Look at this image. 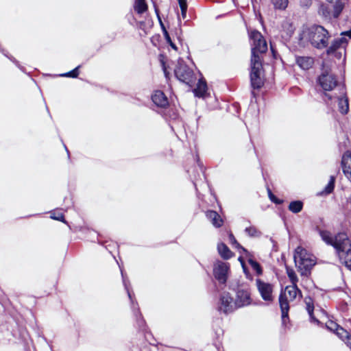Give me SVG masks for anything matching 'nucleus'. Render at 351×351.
<instances>
[{
  "label": "nucleus",
  "instance_id": "1",
  "mask_svg": "<svg viewBox=\"0 0 351 351\" xmlns=\"http://www.w3.org/2000/svg\"><path fill=\"white\" fill-rule=\"evenodd\" d=\"M319 233L326 244L335 248L341 263L351 270V243L348 235L340 232L333 237L330 232L322 230Z\"/></svg>",
  "mask_w": 351,
  "mask_h": 351
},
{
  "label": "nucleus",
  "instance_id": "2",
  "mask_svg": "<svg viewBox=\"0 0 351 351\" xmlns=\"http://www.w3.org/2000/svg\"><path fill=\"white\" fill-rule=\"evenodd\" d=\"M329 32L321 25H314L303 28L300 35V40L304 45L309 43L313 47L322 49L328 45Z\"/></svg>",
  "mask_w": 351,
  "mask_h": 351
},
{
  "label": "nucleus",
  "instance_id": "3",
  "mask_svg": "<svg viewBox=\"0 0 351 351\" xmlns=\"http://www.w3.org/2000/svg\"><path fill=\"white\" fill-rule=\"evenodd\" d=\"M293 258L298 270L302 276H307L315 265V257L302 247H298L295 249Z\"/></svg>",
  "mask_w": 351,
  "mask_h": 351
},
{
  "label": "nucleus",
  "instance_id": "4",
  "mask_svg": "<svg viewBox=\"0 0 351 351\" xmlns=\"http://www.w3.org/2000/svg\"><path fill=\"white\" fill-rule=\"evenodd\" d=\"M298 297L301 298L302 293L297 285L287 286L284 290H282L279 295V304L283 315H286L287 311L289 310V302L295 300Z\"/></svg>",
  "mask_w": 351,
  "mask_h": 351
},
{
  "label": "nucleus",
  "instance_id": "5",
  "mask_svg": "<svg viewBox=\"0 0 351 351\" xmlns=\"http://www.w3.org/2000/svg\"><path fill=\"white\" fill-rule=\"evenodd\" d=\"M250 38L253 41L252 45L251 61H254V59H255L258 62H261L260 54L267 51V43L261 34L256 30L250 32Z\"/></svg>",
  "mask_w": 351,
  "mask_h": 351
},
{
  "label": "nucleus",
  "instance_id": "6",
  "mask_svg": "<svg viewBox=\"0 0 351 351\" xmlns=\"http://www.w3.org/2000/svg\"><path fill=\"white\" fill-rule=\"evenodd\" d=\"M325 97L327 98V99H324V101L329 107L332 108V100L336 99L338 102L339 112L343 114L348 113L349 110V104L348 99L346 97V90L344 86H338V93H334L332 95L325 93Z\"/></svg>",
  "mask_w": 351,
  "mask_h": 351
},
{
  "label": "nucleus",
  "instance_id": "7",
  "mask_svg": "<svg viewBox=\"0 0 351 351\" xmlns=\"http://www.w3.org/2000/svg\"><path fill=\"white\" fill-rule=\"evenodd\" d=\"M175 75L178 80L189 86H192L195 80L193 70L182 62H178L175 69Z\"/></svg>",
  "mask_w": 351,
  "mask_h": 351
},
{
  "label": "nucleus",
  "instance_id": "8",
  "mask_svg": "<svg viewBox=\"0 0 351 351\" xmlns=\"http://www.w3.org/2000/svg\"><path fill=\"white\" fill-rule=\"evenodd\" d=\"M262 70V62H258L255 59L251 61L250 82L254 89H259L264 84Z\"/></svg>",
  "mask_w": 351,
  "mask_h": 351
},
{
  "label": "nucleus",
  "instance_id": "9",
  "mask_svg": "<svg viewBox=\"0 0 351 351\" xmlns=\"http://www.w3.org/2000/svg\"><path fill=\"white\" fill-rule=\"evenodd\" d=\"M318 82L324 90V94L327 93L328 91L332 90H334L335 93H336V91H338L339 86H343V84L337 82L334 75L325 72L318 77Z\"/></svg>",
  "mask_w": 351,
  "mask_h": 351
},
{
  "label": "nucleus",
  "instance_id": "10",
  "mask_svg": "<svg viewBox=\"0 0 351 351\" xmlns=\"http://www.w3.org/2000/svg\"><path fill=\"white\" fill-rule=\"evenodd\" d=\"M230 271L228 263L218 261L214 264L213 274L215 278L221 284H226Z\"/></svg>",
  "mask_w": 351,
  "mask_h": 351
},
{
  "label": "nucleus",
  "instance_id": "11",
  "mask_svg": "<svg viewBox=\"0 0 351 351\" xmlns=\"http://www.w3.org/2000/svg\"><path fill=\"white\" fill-rule=\"evenodd\" d=\"M256 285L262 299L264 301L272 302L274 300V286L272 284L266 282L260 278H257L256 280Z\"/></svg>",
  "mask_w": 351,
  "mask_h": 351
},
{
  "label": "nucleus",
  "instance_id": "12",
  "mask_svg": "<svg viewBox=\"0 0 351 351\" xmlns=\"http://www.w3.org/2000/svg\"><path fill=\"white\" fill-rule=\"evenodd\" d=\"M237 306L229 293H223L219 300L218 310L225 314L233 312Z\"/></svg>",
  "mask_w": 351,
  "mask_h": 351
},
{
  "label": "nucleus",
  "instance_id": "13",
  "mask_svg": "<svg viewBox=\"0 0 351 351\" xmlns=\"http://www.w3.org/2000/svg\"><path fill=\"white\" fill-rule=\"evenodd\" d=\"M326 326L331 331L335 332L336 335L343 341L351 350V336L349 332L340 327L337 323L328 321Z\"/></svg>",
  "mask_w": 351,
  "mask_h": 351
},
{
  "label": "nucleus",
  "instance_id": "14",
  "mask_svg": "<svg viewBox=\"0 0 351 351\" xmlns=\"http://www.w3.org/2000/svg\"><path fill=\"white\" fill-rule=\"evenodd\" d=\"M235 302L237 308L248 306L251 304L252 299L248 289H238L236 294Z\"/></svg>",
  "mask_w": 351,
  "mask_h": 351
},
{
  "label": "nucleus",
  "instance_id": "15",
  "mask_svg": "<svg viewBox=\"0 0 351 351\" xmlns=\"http://www.w3.org/2000/svg\"><path fill=\"white\" fill-rule=\"evenodd\" d=\"M119 267H121L119 266ZM120 269H121V276H122V278H123V283L125 289L128 293V297H129L130 300H131L132 308L133 309L134 314L136 317L137 322H138L139 327L141 328L144 326V320L142 318H141V315L138 311V308H137V306H138L137 304H134V302H133V300L132 298V295H131V292L130 291L129 288H128L127 280L123 274V271L122 269L120 268Z\"/></svg>",
  "mask_w": 351,
  "mask_h": 351
},
{
  "label": "nucleus",
  "instance_id": "16",
  "mask_svg": "<svg viewBox=\"0 0 351 351\" xmlns=\"http://www.w3.org/2000/svg\"><path fill=\"white\" fill-rule=\"evenodd\" d=\"M153 102L160 108H166L169 105V101L163 92L156 90L152 96Z\"/></svg>",
  "mask_w": 351,
  "mask_h": 351
},
{
  "label": "nucleus",
  "instance_id": "17",
  "mask_svg": "<svg viewBox=\"0 0 351 351\" xmlns=\"http://www.w3.org/2000/svg\"><path fill=\"white\" fill-rule=\"evenodd\" d=\"M342 169L346 176L351 181V153L346 152L342 156Z\"/></svg>",
  "mask_w": 351,
  "mask_h": 351
},
{
  "label": "nucleus",
  "instance_id": "18",
  "mask_svg": "<svg viewBox=\"0 0 351 351\" xmlns=\"http://www.w3.org/2000/svg\"><path fill=\"white\" fill-rule=\"evenodd\" d=\"M295 62L302 69L308 70L313 66L314 60L308 56H296Z\"/></svg>",
  "mask_w": 351,
  "mask_h": 351
},
{
  "label": "nucleus",
  "instance_id": "19",
  "mask_svg": "<svg viewBox=\"0 0 351 351\" xmlns=\"http://www.w3.org/2000/svg\"><path fill=\"white\" fill-rule=\"evenodd\" d=\"M328 3L332 4L333 11L332 16L337 19L344 8V2L343 0H326Z\"/></svg>",
  "mask_w": 351,
  "mask_h": 351
},
{
  "label": "nucleus",
  "instance_id": "20",
  "mask_svg": "<svg viewBox=\"0 0 351 351\" xmlns=\"http://www.w3.org/2000/svg\"><path fill=\"white\" fill-rule=\"evenodd\" d=\"M206 216L215 227L219 228L223 225V219L216 211L208 210L206 212Z\"/></svg>",
  "mask_w": 351,
  "mask_h": 351
},
{
  "label": "nucleus",
  "instance_id": "21",
  "mask_svg": "<svg viewBox=\"0 0 351 351\" xmlns=\"http://www.w3.org/2000/svg\"><path fill=\"white\" fill-rule=\"evenodd\" d=\"M347 43V40L345 38H340L335 39L330 46L327 49V53L328 55L334 53L337 49L341 47L343 44Z\"/></svg>",
  "mask_w": 351,
  "mask_h": 351
},
{
  "label": "nucleus",
  "instance_id": "22",
  "mask_svg": "<svg viewBox=\"0 0 351 351\" xmlns=\"http://www.w3.org/2000/svg\"><path fill=\"white\" fill-rule=\"evenodd\" d=\"M207 90V85L204 80H199L197 84V88L194 89L193 92L195 95L199 97H204Z\"/></svg>",
  "mask_w": 351,
  "mask_h": 351
},
{
  "label": "nucleus",
  "instance_id": "23",
  "mask_svg": "<svg viewBox=\"0 0 351 351\" xmlns=\"http://www.w3.org/2000/svg\"><path fill=\"white\" fill-rule=\"evenodd\" d=\"M217 250L220 254V256L224 258V259H229L230 258L233 254L230 250V249L224 243H219L217 245Z\"/></svg>",
  "mask_w": 351,
  "mask_h": 351
},
{
  "label": "nucleus",
  "instance_id": "24",
  "mask_svg": "<svg viewBox=\"0 0 351 351\" xmlns=\"http://www.w3.org/2000/svg\"><path fill=\"white\" fill-rule=\"evenodd\" d=\"M247 262L257 276H259L263 274L262 267L251 256L247 258Z\"/></svg>",
  "mask_w": 351,
  "mask_h": 351
},
{
  "label": "nucleus",
  "instance_id": "25",
  "mask_svg": "<svg viewBox=\"0 0 351 351\" xmlns=\"http://www.w3.org/2000/svg\"><path fill=\"white\" fill-rule=\"evenodd\" d=\"M134 9L138 14H143L147 10V5L145 0H135Z\"/></svg>",
  "mask_w": 351,
  "mask_h": 351
},
{
  "label": "nucleus",
  "instance_id": "26",
  "mask_svg": "<svg viewBox=\"0 0 351 351\" xmlns=\"http://www.w3.org/2000/svg\"><path fill=\"white\" fill-rule=\"evenodd\" d=\"M50 218L66 223L64 215L62 209H56L50 212Z\"/></svg>",
  "mask_w": 351,
  "mask_h": 351
},
{
  "label": "nucleus",
  "instance_id": "27",
  "mask_svg": "<svg viewBox=\"0 0 351 351\" xmlns=\"http://www.w3.org/2000/svg\"><path fill=\"white\" fill-rule=\"evenodd\" d=\"M304 302H305V304H306V311H308V313L310 316V318L312 321H314L315 322H317V324L319 323V321L315 319L314 317H313V309H314V306H313V304H312V300L311 298H306L305 300H304Z\"/></svg>",
  "mask_w": 351,
  "mask_h": 351
},
{
  "label": "nucleus",
  "instance_id": "28",
  "mask_svg": "<svg viewBox=\"0 0 351 351\" xmlns=\"http://www.w3.org/2000/svg\"><path fill=\"white\" fill-rule=\"evenodd\" d=\"M303 208V203L301 201H293L289 205V210L293 213H300Z\"/></svg>",
  "mask_w": 351,
  "mask_h": 351
},
{
  "label": "nucleus",
  "instance_id": "29",
  "mask_svg": "<svg viewBox=\"0 0 351 351\" xmlns=\"http://www.w3.org/2000/svg\"><path fill=\"white\" fill-rule=\"evenodd\" d=\"M245 232L250 237L258 238L261 236V232L255 226H250L245 229Z\"/></svg>",
  "mask_w": 351,
  "mask_h": 351
},
{
  "label": "nucleus",
  "instance_id": "30",
  "mask_svg": "<svg viewBox=\"0 0 351 351\" xmlns=\"http://www.w3.org/2000/svg\"><path fill=\"white\" fill-rule=\"evenodd\" d=\"M335 178L334 176H330V180L328 183V184L324 188V190L322 191L319 194L320 195H328L332 192L334 187H335Z\"/></svg>",
  "mask_w": 351,
  "mask_h": 351
},
{
  "label": "nucleus",
  "instance_id": "31",
  "mask_svg": "<svg viewBox=\"0 0 351 351\" xmlns=\"http://www.w3.org/2000/svg\"><path fill=\"white\" fill-rule=\"evenodd\" d=\"M286 272L292 285H297L298 278L294 270L289 267H286Z\"/></svg>",
  "mask_w": 351,
  "mask_h": 351
},
{
  "label": "nucleus",
  "instance_id": "32",
  "mask_svg": "<svg viewBox=\"0 0 351 351\" xmlns=\"http://www.w3.org/2000/svg\"><path fill=\"white\" fill-rule=\"evenodd\" d=\"M319 12L326 19H330L331 16H332V12H330V9L325 5L320 6Z\"/></svg>",
  "mask_w": 351,
  "mask_h": 351
},
{
  "label": "nucleus",
  "instance_id": "33",
  "mask_svg": "<svg viewBox=\"0 0 351 351\" xmlns=\"http://www.w3.org/2000/svg\"><path fill=\"white\" fill-rule=\"evenodd\" d=\"M275 8L285 10L288 5V0H271Z\"/></svg>",
  "mask_w": 351,
  "mask_h": 351
},
{
  "label": "nucleus",
  "instance_id": "34",
  "mask_svg": "<svg viewBox=\"0 0 351 351\" xmlns=\"http://www.w3.org/2000/svg\"><path fill=\"white\" fill-rule=\"evenodd\" d=\"M178 1L181 9L182 16L183 18H185L187 10L186 0H178Z\"/></svg>",
  "mask_w": 351,
  "mask_h": 351
},
{
  "label": "nucleus",
  "instance_id": "35",
  "mask_svg": "<svg viewBox=\"0 0 351 351\" xmlns=\"http://www.w3.org/2000/svg\"><path fill=\"white\" fill-rule=\"evenodd\" d=\"M267 191H268V196H269V199L276 204H281L282 203V200H280L279 199H278L273 193L271 191V190L269 189H267Z\"/></svg>",
  "mask_w": 351,
  "mask_h": 351
},
{
  "label": "nucleus",
  "instance_id": "36",
  "mask_svg": "<svg viewBox=\"0 0 351 351\" xmlns=\"http://www.w3.org/2000/svg\"><path fill=\"white\" fill-rule=\"evenodd\" d=\"M229 241L232 245L235 246L236 247L241 248L243 251H246L245 249H244L240 245V244L237 241L234 235L231 233L229 234Z\"/></svg>",
  "mask_w": 351,
  "mask_h": 351
},
{
  "label": "nucleus",
  "instance_id": "37",
  "mask_svg": "<svg viewBox=\"0 0 351 351\" xmlns=\"http://www.w3.org/2000/svg\"><path fill=\"white\" fill-rule=\"evenodd\" d=\"M239 260L241 262L243 272L245 273L247 278L252 280V276L251 274L250 273V271H248L246 265H245V263L243 262V261L242 260V258L241 257L239 258Z\"/></svg>",
  "mask_w": 351,
  "mask_h": 351
},
{
  "label": "nucleus",
  "instance_id": "38",
  "mask_svg": "<svg viewBox=\"0 0 351 351\" xmlns=\"http://www.w3.org/2000/svg\"><path fill=\"white\" fill-rule=\"evenodd\" d=\"M164 36L165 38L167 43H169L173 49H176L177 47H176V45L172 42L171 37H170L168 32L167 31V29H165V31H164Z\"/></svg>",
  "mask_w": 351,
  "mask_h": 351
},
{
  "label": "nucleus",
  "instance_id": "39",
  "mask_svg": "<svg viewBox=\"0 0 351 351\" xmlns=\"http://www.w3.org/2000/svg\"><path fill=\"white\" fill-rule=\"evenodd\" d=\"M79 68H80V66L75 67L72 71L67 72V77H73V78L77 77L79 75Z\"/></svg>",
  "mask_w": 351,
  "mask_h": 351
},
{
  "label": "nucleus",
  "instance_id": "40",
  "mask_svg": "<svg viewBox=\"0 0 351 351\" xmlns=\"http://www.w3.org/2000/svg\"><path fill=\"white\" fill-rule=\"evenodd\" d=\"M155 11H156V13L157 16L158 18L159 22L160 23V25H161V27H162V32L164 33V31H165V29H166V28H165L164 24L162 23L161 19H160V17L159 13H158V9L156 8H155Z\"/></svg>",
  "mask_w": 351,
  "mask_h": 351
},
{
  "label": "nucleus",
  "instance_id": "41",
  "mask_svg": "<svg viewBox=\"0 0 351 351\" xmlns=\"http://www.w3.org/2000/svg\"><path fill=\"white\" fill-rule=\"evenodd\" d=\"M281 313H282V324H286V322L287 320H289V315H288L289 311H287L286 315H283V313H282V311H281Z\"/></svg>",
  "mask_w": 351,
  "mask_h": 351
},
{
  "label": "nucleus",
  "instance_id": "42",
  "mask_svg": "<svg viewBox=\"0 0 351 351\" xmlns=\"http://www.w3.org/2000/svg\"><path fill=\"white\" fill-rule=\"evenodd\" d=\"M341 36H347L349 38H351V29L348 31L343 32L341 33Z\"/></svg>",
  "mask_w": 351,
  "mask_h": 351
},
{
  "label": "nucleus",
  "instance_id": "43",
  "mask_svg": "<svg viewBox=\"0 0 351 351\" xmlns=\"http://www.w3.org/2000/svg\"><path fill=\"white\" fill-rule=\"evenodd\" d=\"M61 77H66V73H62L60 75Z\"/></svg>",
  "mask_w": 351,
  "mask_h": 351
}]
</instances>
